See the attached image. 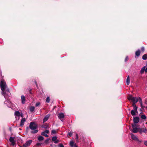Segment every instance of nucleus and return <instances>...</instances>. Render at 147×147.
<instances>
[{
    "label": "nucleus",
    "instance_id": "nucleus-1",
    "mask_svg": "<svg viewBox=\"0 0 147 147\" xmlns=\"http://www.w3.org/2000/svg\"><path fill=\"white\" fill-rule=\"evenodd\" d=\"M7 86L4 80H1L0 83V87L2 90V94L5 97L6 94L5 89L6 88Z\"/></svg>",
    "mask_w": 147,
    "mask_h": 147
},
{
    "label": "nucleus",
    "instance_id": "nucleus-2",
    "mask_svg": "<svg viewBox=\"0 0 147 147\" xmlns=\"http://www.w3.org/2000/svg\"><path fill=\"white\" fill-rule=\"evenodd\" d=\"M36 128L37 124L36 123L33 122H30L29 125V128L32 130H34V131H31L32 133L35 134L37 132V130H36Z\"/></svg>",
    "mask_w": 147,
    "mask_h": 147
},
{
    "label": "nucleus",
    "instance_id": "nucleus-3",
    "mask_svg": "<svg viewBox=\"0 0 147 147\" xmlns=\"http://www.w3.org/2000/svg\"><path fill=\"white\" fill-rule=\"evenodd\" d=\"M127 99L129 101H131L133 102V106H135V103L138 101V98L136 97H133L131 95H129L127 97Z\"/></svg>",
    "mask_w": 147,
    "mask_h": 147
},
{
    "label": "nucleus",
    "instance_id": "nucleus-4",
    "mask_svg": "<svg viewBox=\"0 0 147 147\" xmlns=\"http://www.w3.org/2000/svg\"><path fill=\"white\" fill-rule=\"evenodd\" d=\"M134 109L132 110L131 111V114L133 116L135 115L136 112L137 111V107L136 105H135V106H134Z\"/></svg>",
    "mask_w": 147,
    "mask_h": 147
},
{
    "label": "nucleus",
    "instance_id": "nucleus-5",
    "mask_svg": "<svg viewBox=\"0 0 147 147\" xmlns=\"http://www.w3.org/2000/svg\"><path fill=\"white\" fill-rule=\"evenodd\" d=\"M32 141L31 140L28 141L23 145V147H28L30 146L31 143Z\"/></svg>",
    "mask_w": 147,
    "mask_h": 147
},
{
    "label": "nucleus",
    "instance_id": "nucleus-6",
    "mask_svg": "<svg viewBox=\"0 0 147 147\" xmlns=\"http://www.w3.org/2000/svg\"><path fill=\"white\" fill-rule=\"evenodd\" d=\"M49 130H47L45 131L42 132L41 134L43 135L46 136L47 137H48L49 136L47 134L49 133Z\"/></svg>",
    "mask_w": 147,
    "mask_h": 147
},
{
    "label": "nucleus",
    "instance_id": "nucleus-7",
    "mask_svg": "<svg viewBox=\"0 0 147 147\" xmlns=\"http://www.w3.org/2000/svg\"><path fill=\"white\" fill-rule=\"evenodd\" d=\"M9 141L11 143V144L14 146L15 144V142L14 140V138L13 137H11L9 139Z\"/></svg>",
    "mask_w": 147,
    "mask_h": 147
},
{
    "label": "nucleus",
    "instance_id": "nucleus-8",
    "mask_svg": "<svg viewBox=\"0 0 147 147\" xmlns=\"http://www.w3.org/2000/svg\"><path fill=\"white\" fill-rule=\"evenodd\" d=\"M26 121V119L24 118H22L21 121L20 126L22 127L24 125L25 122Z\"/></svg>",
    "mask_w": 147,
    "mask_h": 147
},
{
    "label": "nucleus",
    "instance_id": "nucleus-9",
    "mask_svg": "<svg viewBox=\"0 0 147 147\" xmlns=\"http://www.w3.org/2000/svg\"><path fill=\"white\" fill-rule=\"evenodd\" d=\"M58 117L62 121L61 119L63 118L64 117V115L62 113H60L58 114Z\"/></svg>",
    "mask_w": 147,
    "mask_h": 147
},
{
    "label": "nucleus",
    "instance_id": "nucleus-10",
    "mask_svg": "<svg viewBox=\"0 0 147 147\" xmlns=\"http://www.w3.org/2000/svg\"><path fill=\"white\" fill-rule=\"evenodd\" d=\"M52 140L55 143H57L59 142V140H57V137L56 136L53 137L52 138Z\"/></svg>",
    "mask_w": 147,
    "mask_h": 147
},
{
    "label": "nucleus",
    "instance_id": "nucleus-11",
    "mask_svg": "<svg viewBox=\"0 0 147 147\" xmlns=\"http://www.w3.org/2000/svg\"><path fill=\"white\" fill-rule=\"evenodd\" d=\"M131 138L133 140H134L137 141H139V140L133 134H132L131 135Z\"/></svg>",
    "mask_w": 147,
    "mask_h": 147
},
{
    "label": "nucleus",
    "instance_id": "nucleus-12",
    "mask_svg": "<svg viewBox=\"0 0 147 147\" xmlns=\"http://www.w3.org/2000/svg\"><path fill=\"white\" fill-rule=\"evenodd\" d=\"M134 122L136 123H138L139 121V118L138 117H134L133 119Z\"/></svg>",
    "mask_w": 147,
    "mask_h": 147
},
{
    "label": "nucleus",
    "instance_id": "nucleus-13",
    "mask_svg": "<svg viewBox=\"0 0 147 147\" xmlns=\"http://www.w3.org/2000/svg\"><path fill=\"white\" fill-rule=\"evenodd\" d=\"M50 115H49L48 114L43 119V122H45L47 121L49 118Z\"/></svg>",
    "mask_w": 147,
    "mask_h": 147
},
{
    "label": "nucleus",
    "instance_id": "nucleus-14",
    "mask_svg": "<svg viewBox=\"0 0 147 147\" xmlns=\"http://www.w3.org/2000/svg\"><path fill=\"white\" fill-rule=\"evenodd\" d=\"M21 98L22 103L23 104H24L25 103V100H26L25 98V96L23 95L22 96H21Z\"/></svg>",
    "mask_w": 147,
    "mask_h": 147
},
{
    "label": "nucleus",
    "instance_id": "nucleus-15",
    "mask_svg": "<svg viewBox=\"0 0 147 147\" xmlns=\"http://www.w3.org/2000/svg\"><path fill=\"white\" fill-rule=\"evenodd\" d=\"M139 131L138 128L134 127L132 131L134 133H137Z\"/></svg>",
    "mask_w": 147,
    "mask_h": 147
},
{
    "label": "nucleus",
    "instance_id": "nucleus-16",
    "mask_svg": "<svg viewBox=\"0 0 147 147\" xmlns=\"http://www.w3.org/2000/svg\"><path fill=\"white\" fill-rule=\"evenodd\" d=\"M20 115V113L19 111H16L15 112V116L16 117H19Z\"/></svg>",
    "mask_w": 147,
    "mask_h": 147
},
{
    "label": "nucleus",
    "instance_id": "nucleus-17",
    "mask_svg": "<svg viewBox=\"0 0 147 147\" xmlns=\"http://www.w3.org/2000/svg\"><path fill=\"white\" fill-rule=\"evenodd\" d=\"M130 78L129 76H128L127 77V80H126V83L127 85H129L130 83Z\"/></svg>",
    "mask_w": 147,
    "mask_h": 147
},
{
    "label": "nucleus",
    "instance_id": "nucleus-18",
    "mask_svg": "<svg viewBox=\"0 0 147 147\" xmlns=\"http://www.w3.org/2000/svg\"><path fill=\"white\" fill-rule=\"evenodd\" d=\"M145 70V66H144L141 69L140 71V73L141 74L143 73Z\"/></svg>",
    "mask_w": 147,
    "mask_h": 147
},
{
    "label": "nucleus",
    "instance_id": "nucleus-19",
    "mask_svg": "<svg viewBox=\"0 0 147 147\" xmlns=\"http://www.w3.org/2000/svg\"><path fill=\"white\" fill-rule=\"evenodd\" d=\"M70 145L71 147H74V146L75 144H74V142L73 141H71L70 142Z\"/></svg>",
    "mask_w": 147,
    "mask_h": 147
},
{
    "label": "nucleus",
    "instance_id": "nucleus-20",
    "mask_svg": "<svg viewBox=\"0 0 147 147\" xmlns=\"http://www.w3.org/2000/svg\"><path fill=\"white\" fill-rule=\"evenodd\" d=\"M140 54V50L137 51L136 52V55L137 56H139Z\"/></svg>",
    "mask_w": 147,
    "mask_h": 147
},
{
    "label": "nucleus",
    "instance_id": "nucleus-21",
    "mask_svg": "<svg viewBox=\"0 0 147 147\" xmlns=\"http://www.w3.org/2000/svg\"><path fill=\"white\" fill-rule=\"evenodd\" d=\"M44 138L43 137L40 136L38 137V140L40 141H41L42 140H43Z\"/></svg>",
    "mask_w": 147,
    "mask_h": 147
},
{
    "label": "nucleus",
    "instance_id": "nucleus-22",
    "mask_svg": "<svg viewBox=\"0 0 147 147\" xmlns=\"http://www.w3.org/2000/svg\"><path fill=\"white\" fill-rule=\"evenodd\" d=\"M142 59L143 60H146L147 59V54H144L142 56Z\"/></svg>",
    "mask_w": 147,
    "mask_h": 147
},
{
    "label": "nucleus",
    "instance_id": "nucleus-23",
    "mask_svg": "<svg viewBox=\"0 0 147 147\" xmlns=\"http://www.w3.org/2000/svg\"><path fill=\"white\" fill-rule=\"evenodd\" d=\"M48 127H49V125L47 124H45L42 126V127L45 129H47V128H48Z\"/></svg>",
    "mask_w": 147,
    "mask_h": 147
},
{
    "label": "nucleus",
    "instance_id": "nucleus-24",
    "mask_svg": "<svg viewBox=\"0 0 147 147\" xmlns=\"http://www.w3.org/2000/svg\"><path fill=\"white\" fill-rule=\"evenodd\" d=\"M143 129V132L144 133H147V129L146 128H142Z\"/></svg>",
    "mask_w": 147,
    "mask_h": 147
},
{
    "label": "nucleus",
    "instance_id": "nucleus-25",
    "mask_svg": "<svg viewBox=\"0 0 147 147\" xmlns=\"http://www.w3.org/2000/svg\"><path fill=\"white\" fill-rule=\"evenodd\" d=\"M34 109V107H31L30 108V110L31 112H33Z\"/></svg>",
    "mask_w": 147,
    "mask_h": 147
},
{
    "label": "nucleus",
    "instance_id": "nucleus-26",
    "mask_svg": "<svg viewBox=\"0 0 147 147\" xmlns=\"http://www.w3.org/2000/svg\"><path fill=\"white\" fill-rule=\"evenodd\" d=\"M139 129V131H139L140 133H143V129L142 128H138Z\"/></svg>",
    "mask_w": 147,
    "mask_h": 147
},
{
    "label": "nucleus",
    "instance_id": "nucleus-27",
    "mask_svg": "<svg viewBox=\"0 0 147 147\" xmlns=\"http://www.w3.org/2000/svg\"><path fill=\"white\" fill-rule=\"evenodd\" d=\"M141 118L142 119H145L146 118V117L144 115H142L141 116Z\"/></svg>",
    "mask_w": 147,
    "mask_h": 147
},
{
    "label": "nucleus",
    "instance_id": "nucleus-28",
    "mask_svg": "<svg viewBox=\"0 0 147 147\" xmlns=\"http://www.w3.org/2000/svg\"><path fill=\"white\" fill-rule=\"evenodd\" d=\"M50 101V99L49 97H48L46 99V101L47 102L49 103V102Z\"/></svg>",
    "mask_w": 147,
    "mask_h": 147
},
{
    "label": "nucleus",
    "instance_id": "nucleus-29",
    "mask_svg": "<svg viewBox=\"0 0 147 147\" xmlns=\"http://www.w3.org/2000/svg\"><path fill=\"white\" fill-rule=\"evenodd\" d=\"M51 133L53 134H56L57 133V131L55 130H53L52 131Z\"/></svg>",
    "mask_w": 147,
    "mask_h": 147
},
{
    "label": "nucleus",
    "instance_id": "nucleus-30",
    "mask_svg": "<svg viewBox=\"0 0 147 147\" xmlns=\"http://www.w3.org/2000/svg\"><path fill=\"white\" fill-rule=\"evenodd\" d=\"M58 147H64V146L62 144H59L58 145Z\"/></svg>",
    "mask_w": 147,
    "mask_h": 147
},
{
    "label": "nucleus",
    "instance_id": "nucleus-31",
    "mask_svg": "<svg viewBox=\"0 0 147 147\" xmlns=\"http://www.w3.org/2000/svg\"><path fill=\"white\" fill-rule=\"evenodd\" d=\"M76 140H78V134L77 133L76 134Z\"/></svg>",
    "mask_w": 147,
    "mask_h": 147
},
{
    "label": "nucleus",
    "instance_id": "nucleus-32",
    "mask_svg": "<svg viewBox=\"0 0 147 147\" xmlns=\"http://www.w3.org/2000/svg\"><path fill=\"white\" fill-rule=\"evenodd\" d=\"M141 51H142V52H144V47H142L141 48Z\"/></svg>",
    "mask_w": 147,
    "mask_h": 147
},
{
    "label": "nucleus",
    "instance_id": "nucleus-33",
    "mask_svg": "<svg viewBox=\"0 0 147 147\" xmlns=\"http://www.w3.org/2000/svg\"><path fill=\"white\" fill-rule=\"evenodd\" d=\"M128 59V57L127 56L125 59V61H127Z\"/></svg>",
    "mask_w": 147,
    "mask_h": 147
},
{
    "label": "nucleus",
    "instance_id": "nucleus-34",
    "mask_svg": "<svg viewBox=\"0 0 147 147\" xmlns=\"http://www.w3.org/2000/svg\"><path fill=\"white\" fill-rule=\"evenodd\" d=\"M68 134L69 136H71L72 135V133L71 132H70Z\"/></svg>",
    "mask_w": 147,
    "mask_h": 147
},
{
    "label": "nucleus",
    "instance_id": "nucleus-35",
    "mask_svg": "<svg viewBox=\"0 0 147 147\" xmlns=\"http://www.w3.org/2000/svg\"><path fill=\"white\" fill-rule=\"evenodd\" d=\"M144 144L145 145L147 146V141L144 142Z\"/></svg>",
    "mask_w": 147,
    "mask_h": 147
},
{
    "label": "nucleus",
    "instance_id": "nucleus-36",
    "mask_svg": "<svg viewBox=\"0 0 147 147\" xmlns=\"http://www.w3.org/2000/svg\"><path fill=\"white\" fill-rule=\"evenodd\" d=\"M20 116L22 117H23V114L22 113H21V114H20Z\"/></svg>",
    "mask_w": 147,
    "mask_h": 147
},
{
    "label": "nucleus",
    "instance_id": "nucleus-37",
    "mask_svg": "<svg viewBox=\"0 0 147 147\" xmlns=\"http://www.w3.org/2000/svg\"><path fill=\"white\" fill-rule=\"evenodd\" d=\"M145 72H147V67L145 69Z\"/></svg>",
    "mask_w": 147,
    "mask_h": 147
},
{
    "label": "nucleus",
    "instance_id": "nucleus-38",
    "mask_svg": "<svg viewBox=\"0 0 147 147\" xmlns=\"http://www.w3.org/2000/svg\"><path fill=\"white\" fill-rule=\"evenodd\" d=\"M74 147H78L76 144L74 145Z\"/></svg>",
    "mask_w": 147,
    "mask_h": 147
},
{
    "label": "nucleus",
    "instance_id": "nucleus-39",
    "mask_svg": "<svg viewBox=\"0 0 147 147\" xmlns=\"http://www.w3.org/2000/svg\"><path fill=\"white\" fill-rule=\"evenodd\" d=\"M6 91L8 92H9V90L8 89H7Z\"/></svg>",
    "mask_w": 147,
    "mask_h": 147
},
{
    "label": "nucleus",
    "instance_id": "nucleus-40",
    "mask_svg": "<svg viewBox=\"0 0 147 147\" xmlns=\"http://www.w3.org/2000/svg\"><path fill=\"white\" fill-rule=\"evenodd\" d=\"M29 129V127H27V130H28Z\"/></svg>",
    "mask_w": 147,
    "mask_h": 147
},
{
    "label": "nucleus",
    "instance_id": "nucleus-41",
    "mask_svg": "<svg viewBox=\"0 0 147 147\" xmlns=\"http://www.w3.org/2000/svg\"><path fill=\"white\" fill-rule=\"evenodd\" d=\"M132 127H134V125L133 124H132Z\"/></svg>",
    "mask_w": 147,
    "mask_h": 147
},
{
    "label": "nucleus",
    "instance_id": "nucleus-42",
    "mask_svg": "<svg viewBox=\"0 0 147 147\" xmlns=\"http://www.w3.org/2000/svg\"><path fill=\"white\" fill-rule=\"evenodd\" d=\"M37 146H38L39 145V144L37 143Z\"/></svg>",
    "mask_w": 147,
    "mask_h": 147
},
{
    "label": "nucleus",
    "instance_id": "nucleus-43",
    "mask_svg": "<svg viewBox=\"0 0 147 147\" xmlns=\"http://www.w3.org/2000/svg\"><path fill=\"white\" fill-rule=\"evenodd\" d=\"M35 106H37V103H36L35 104Z\"/></svg>",
    "mask_w": 147,
    "mask_h": 147
},
{
    "label": "nucleus",
    "instance_id": "nucleus-44",
    "mask_svg": "<svg viewBox=\"0 0 147 147\" xmlns=\"http://www.w3.org/2000/svg\"><path fill=\"white\" fill-rule=\"evenodd\" d=\"M39 105V104L37 102V106Z\"/></svg>",
    "mask_w": 147,
    "mask_h": 147
},
{
    "label": "nucleus",
    "instance_id": "nucleus-45",
    "mask_svg": "<svg viewBox=\"0 0 147 147\" xmlns=\"http://www.w3.org/2000/svg\"><path fill=\"white\" fill-rule=\"evenodd\" d=\"M35 82V84H36V82Z\"/></svg>",
    "mask_w": 147,
    "mask_h": 147
},
{
    "label": "nucleus",
    "instance_id": "nucleus-46",
    "mask_svg": "<svg viewBox=\"0 0 147 147\" xmlns=\"http://www.w3.org/2000/svg\"><path fill=\"white\" fill-rule=\"evenodd\" d=\"M139 98L140 99V97H139Z\"/></svg>",
    "mask_w": 147,
    "mask_h": 147
}]
</instances>
